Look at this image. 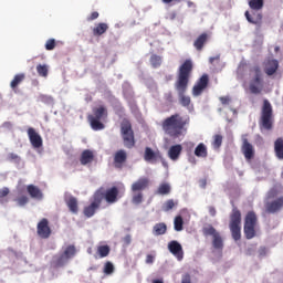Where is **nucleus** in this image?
I'll return each instance as SVG.
<instances>
[{
    "mask_svg": "<svg viewBox=\"0 0 283 283\" xmlns=\"http://www.w3.org/2000/svg\"><path fill=\"white\" fill-rule=\"evenodd\" d=\"M9 193H10V188L3 187L2 189H0V200H3V198H6V196H8Z\"/></svg>",
    "mask_w": 283,
    "mask_h": 283,
    "instance_id": "obj_48",
    "label": "nucleus"
},
{
    "mask_svg": "<svg viewBox=\"0 0 283 283\" xmlns=\"http://www.w3.org/2000/svg\"><path fill=\"white\" fill-rule=\"evenodd\" d=\"M175 1L180 2V1H182V0H175Z\"/></svg>",
    "mask_w": 283,
    "mask_h": 283,
    "instance_id": "obj_63",
    "label": "nucleus"
},
{
    "mask_svg": "<svg viewBox=\"0 0 283 283\" xmlns=\"http://www.w3.org/2000/svg\"><path fill=\"white\" fill-rule=\"evenodd\" d=\"M146 264H154V255L148 254L146 256Z\"/></svg>",
    "mask_w": 283,
    "mask_h": 283,
    "instance_id": "obj_54",
    "label": "nucleus"
},
{
    "mask_svg": "<svg viewBox=\"0 0 283 283\" xmlns=\"http://www.w3.org/2000/svg\"><path fill=\"white\" fill-rule=\"evenodd\" d=\"M150 64L154 69L160 67V65H163V57L160 55L153 54L150 56Z\"/></svg>",
    "mask_w": 283,
    "mask_h": 283,
    "instance_id": "obj_36",
    "label": "nucleus"
},
{
    "mask_svg": "<svg viewBox=\"0 0 283 283\" xmlns=\"http://www.w3.org/2000/svg\"><path fill=\"white\" fill-rule=\"evenodd\" d=\"M154 235H165L167 233V224L165 222L156 223L153 227Z\"/></svg>",
    "mask_w": 283,
    "mask_h": 283,
    "instance_id": "obj_33",
    "label": "nucleus"
},
{
    "mask_svg": "<svg viewBox=\"0 0 283 283\" xmlns=\"http://www.w3.org/2000/svg\"><path fill=\"white\" fill-rule=\"evenodd\" d=\"M245 19L249 23H252V25H258L259 28H262V13L254 11L251 15L249 11H245Z\"/></svg>",
    "mask_w": 283,
    "mask_h": 283,
    "instance_id": "obj_21",
    "label": "nucleus"
},
{
    "mask_svg": "<svg viewBox=\"0 0 283 283\" xmlns=\"http://www.w3.org/2000/svg\"><path fill=\"white\" fill-rule=\"evenodd\" d=\"M174 227H175V231H182V229H185V221L182 220V217L177 216L175 218Z\"/></svg>",
    "mask_w": 283,
    "mask_h": 283,
    "instance_id": "obj_37",
    "label": "nucleus"
},
{
    "mask_svg": "<svg viewBox=\"0 0 283 283\" xmlns=\"http://www.w3.org/2000/svg\"><path fill=\"white\" fill-rule=\"evenodd\" d=\"M275 197V192L274 191H270L269 192V198H274Z\"/></svg>",
    "mask_w": 283,
    "mask_h": 283,
    "instance_id": "obj_57",
    "label": "nucleus"
},
{
    "mask_svg": "<svg viewBox=\"0 0 283 283\" xmlns=\"http://www.w3.org/2000/svg\"><path fill=\"white\" fill-rule=\"evenodd\" d=\"M212 147L214 149H220V147H222V135L213 136Z\"/></svg>",
    "mask_w": 283,
    "mask_h": 283,
    "instance_id": "obj_41",
    "label": "nucleus"
},
{
    "mask_svg": "<svg viewBox=\"0 0 283 283\" xmlns=\"http://www.w3.org/2000/svg\"><path fill=\"white\" fill-rule=\"evenodd\" d=\"M36 233L42 240H48L52 235V228H50V220L46 218L41 219L36 226Z\"/></svg>",
    "mask_w": 283,
    "mask_h": 283,
    "instance_id": "obj_12",
    "label": "nucleus"
},
{
    "mask_svg": "<svg viewBox=\"0 0 283 283\" xmlns=\"http://www.w3.org/2000/svg\"><path fill=\"white\" fill-rule=\"evenodd\" d=\"M76 255V247L69 245L65 248L64 252L56 258L55 264L56 266H64L69 260H72Z\"/></svg>",
    "mask_w": 283,
    "mask_h": 283,
    "instance_id": "obj_14",
    "label": "nucleus"
},
{
    "mask_svg": "<svg viewBox=\"0 0 283 283\" xmlns=\"http://www.w3.org/2000/svg\"><path fill=\"white\" fill-rule=\"evenodd\" d=\"M230 231L233 240L238 242V240L242 239V212L234 207L232 212L230 213Z\"/></svg>",
    "mask_w": 283,
    "mask_h": 283,
    "instance_id": "obj_5",
    "label": "nucleus"
},
{
    "mask_svg": "<svg viewBox=\"0 0 283 283\" xmlns=\"http://www.w3.org/2000/svg\"><path fill=\"white\" fill-rule=\"evenodd\" d=\"M219 101L223 105H229V103H231V97H229V96H221V97H219Z\"/></svg>",
    "mask_w": 283,
    "mask_h": 283,
    "instance_id": "obj_49",
    "label": "nucleus"
},
{
    "mask_svg": "<svg viewBox=\"0 0 283 283\" xmlns=\"http://www.w3.org/2000/svg\"><path fill=\"white\" fill-rule=\"evenodd\" d=\"M168 250L177 260H182L185 258V252L182 251V245L178 241H170L168 243Z\"/></svg>",
    "mask_w": 283,
    "mask_h": 283,
    "instance_id": "obj_18",
    "label": "nucleus"
},
{
    "mask_svg": "<svg viewBox=\"0 0 283 283\" xmlns=\"http://www.w3.org/2000/svg\"><path fill=\"white\" fill-rule=\"evenodd\" d=\"M188 123L189 122L180 116V114H174L164 119L161 127L165 134L170 138H180V136L187 132L185 127H187Z\"/></svg>",
    "mask_w": 283,
    "mask_h": 283,
    "instance_id": "obj_2",
    "label": "nucleus"
},
{
    "mask_svg": "<svg viewBox=\"0 0 283 283\" xmlns=\"http://www.w3.org/2000/svg\"><path fill=\"white\" fill-rule=\"evenodd\" d=\"M193 72V62L186 60L178 69L177 81L175 83V90L178 92L179 103L182 107H189L191 105V97L185 95L189 87V78Z\"/></svg>",
    "mask_w": 283,
    "mask_h": 283,
    "instance_id": "obj_1",
    "label": "nucleus"
},
{
    "mask_svg": "<svg viewBox=\"0 0 283 283\" xmlns=\"http://www.w3.org/2000/svg\"><path fill=\"white\" fill-rule=\"evenodd\" d=\"M181 283H191V276L189 275L184 276Z\"/></svg>",
    "mask_w": 283,
    "mask_h": 283,
    "instance_id": "obj_55",
    "label": "nucleus"
},
{
    "mask_svg": "<svg viewBox=\"0 0 283 283\" xmlns=\"http://www.w3.org/2000/svg\"><path fill=\"white\" fill-rule=\"evenodd\" d=\"M164 167H167V163L163 161Z\"/></svg>",
    "mask_w": 283,
    "mask_h": 283,
    "instance_id": "obj_62",
    "label": "nucleus"
},
{
    "mask_svg": "<svg viewBox=\"0 0 283 283\" xmlns=\"http://www.w3.org/2000/svg\"><path fill=\"white\" fill-rule=\"evenodd\" d=\"M207 41H209V34L207 33H201L193 42V48H196V50L198 52H201L202 48H205V43H207Z\"/></svg>",
    "mask_w": 283,
    "mask_h": 283,
    "instance_id": "obj_25",
    "label": "nucleus"
},
{
    "mask_svg": "<svg viewBox=\"0 0 283 283\" xmlns=\"http://www.w3.org/2000/svg\"><path fill=\"white\" fill-rule=\"evenodd\" d=\"M7 159L10 160L11 163L12 161H19L21 160V158L19 157V155L14 154V153H10L8 156H7Z\"/></svg>",
    "mask_w": 283,
    "mask_h": 283,
    "instance_id": "obj_47",
    "label": "nucleus"
},
{
    "mask_svg": "<svg viewBox=\"0 0 283 283\" xmlns=\"http://www.w3.org/2000/svg\"><path fill=\"white\" fill-rule=\"evenodd\" d=\"M127 163V151L125 149H119L114 154L113 165L115 169H123Z\"/></svg>",
    "mask_w": 283,
    "mask_h": 283,
    "instance_id": "obj_17",
    "label": "nucleus"
},
{
    "mask_svg": "<svg viewBox=\"0 0 283 283\" xmlns=\"http://www.w3.org/2000/svg\"><path fill=\"white\" fill-rule=\"evenodd\" d=\"M195 156H197V158H207V156H209V153L207 151V146L200 143L195 149Z\"/></svg>",
    "mask_w": 283,
    "mask_h": 283,
    "instance_id": "obj_32",
    "label": "nucleus"
},
{
    "mask_svg": "<svg viewBox=\"0 0 283 283\" xmlns=\"http://www.w3.org/2000/svg\"><path fill=\"white\" fill-rule=\"evenodd\" d=\"M99 14L98 11H94L91 13V15L87 18V21H96L98 19Z\"/></svg>",
    "mask_w": 283,
    "mask_h": 283,
    "instance_id": "obj_51",
    "label": "nucleus"
},
{
    "mask_svg": "<svg viewBox=\"0 0 283 283\" xmlns=\"http://www.w3.org/2000/svg\"><path fill=\"white\" fill-rule=\"evenodd\" d=\"M202 234L205 238H212V247L216 251H222L224 249V239H222V234L213 228V226L208 224L202 228Z\"/></svg>",
    "mask_w": 283,
    "mask_h": 283,
    "instance_id": "obj_9",
    "label": "nucleus"
},
{
    "mask_svg": "<svg viewBox=\"0 0 283 283\" xmlns=\"http://www.w3.org/2000/svg\"><path fill=\"white\" fill-rule=\"evenodd\" d=\"M27 134H28L29 140H30L32 147H34V149H40V147H43V138L41 137V135L39 133H36V129L29 127L27 130Z\"/></svg>",
    "mask_w": 283,
    "mask_h": 283,
    "instance_id": "obj_16",
    "label": "nucleus"
},
{
    "mask_svg": "<svg viewBox=\"0 0 283 283\" xmlns=\"http://www.w3.org/2000/svg\"><path fill=\"white\" fill-rule=\"evenodd\" d=\"M112 249L109 245H99L97 247V255L98 258H107L109 255Z\"/></svg>",
    "mask_w": 283,
    "mask_h": 283,
    "instance_id": "obj_34",
    "label": "nucleus"
},
{
    "mask_svg": "<svg viewBox=\"0 0 283 283\" xmlns=\"http://www.w3.org/2000/svg\"><path fill=\"white\" fill-rule=\"evenodd\" d=\"M178 206V201H174V199L167 200L163 206V211H171L174 207Z\"/></svg>",
    "mask_w": 283,
    "mask_h": 283,
    "instance_id": "obj_39",
    "label": "nucleus"
},
{
    "mask_svg": "<svg viewBox=\"0 0 283 283\" xmlns=\"http://www.w3.org/2000/svg\"><path fill=\"white\" fill-rule=\"evenodd\" d=\"M277 67H280L277 60H269L265 64L264 72L268 76H273L277 72Z\"/></svg>",
    "mask_w": 283,
    "mask_h": 283,
    "instance_id": "obj_22",
    "label": "nucleus"
},
{
    "mask_svg": "<svg viewBox=\"0 0 283 283\" xmlns=\"http://www.w3.org/2000/svg\"><path fill=\"white\" fill-rule=\"evenodd\" d=\"M120 134L124 140V147L127 149H133L136 147V138L134 137V129L132 128V122L124 118L120 123Z\"/></svg>",
    "mask_w": 283,
    "mask_h": 283,
    "instance_id": "obj_7",
    "label": "nucleus"
},
{
    "mask_svg": "<svg viewBox=\"0 0 283 283\" xmlns=\"http://www.w3.org/2000/svg\"><path fill=\"white\" fill-rule=\"evenodd\" d=\"M251 80L249 82V90L251 94H262L264 90V76L262 69L259 65H254L250 69Z\"/></svg>",
    "mask_w": 283,
    "mask_h": 283,
    "instance_id": "obj_3",
    "label": "nucleus"
},
{
    "mask_svg": "<svg viewBox=\"0 0 283 283\" xmlns=\"http://www.w3.org/2000/svg\"><path fill=\"white\" fill-rule=\"evenodd\" d=\"M103 202V196L101 193L93 195V201L90 206H86L83 210V213L86 218H92L96 213L97 209H101V203Z\"/></svg>",
    "mask_w": 283,
    "mask_h": 283,
    "instance_id": "obj_11",
    "label": "nucleus"
},
{
    "mask_svg": "<svg viewBox=\"0 0 283 283\" xmlns=\"http://www.w3.org/2000/svg\"><path fill=\"white\" fill-rule=\"evenodd\" d=\"M15 202H18V207H25V205L30 202V199L28 198V196H21L15 199Z\"/></svg>",
    "mask_w": 283,
    "mask_h": 283,
    "instance_id": "obj_45",
    "label": "nucleus"
},
{
    "mask_svg": "<svg viewBox=\"0 0 283 283\" xmlns=\"http://www.w3.org/2000/svg\"><path fill=\"white\" fill-rule=\"evenodd\" d=\"M24 81H25V74L24 73L15 74L13 80L10 83L11 90H13L14 93L17 94V92H19V85H21Z\"/></svg>",
    "mask_w": 283,
    "mask_h": 283,
    "instance_id": "obj_23",
    "label": "nucleus"
},
{
    "mask_svg": "<svg viewBox=\"0 0 283 283\" xmlns=\"http://www.w3.org/2000/svg\"><path fill=\"white\" fill-rule=\"evenodd\" d=\"M218 60H220V56L210 57L209 63L213 64V62Z\"/></svg>",
    "mask_w": 283,
    "mask_h": 283,
    "instance_id": "obj_56",
    "label": "nucleus"
},
{
    "mask_svg": "<svg viewBox=\"0 0 283 283\" xmlns=\"http://www.w3.org/2000/svg\"><path fill=\"white\" fill-rule=\"evenodd\" d=\"M249 135H242V145H241V151L245 158V160H253L255 158V148L253 147V144L249 143V138H247Z\"/></svg>",
    "mask_w": 283,
    "mask_h": 283,
    "instance_id": "obj_13",
    "label": "nucleus"
},
{
    "mask_svg": "<svg viewBox=\"0 0 283 283\" xmlns=\"http://www.w3.org/2000/svg\"><path fill=\"white\" fill-rule=\"evenodd\" d=\"M189 161H190L192 165H196V157L190 158Z\"/></svg>",
    "mask_w": 283,
    "mask_h": 283,
    "instance_id": "obj_58",
    "label": "nucleus"
},
{
    "mask_svg": "<svg viewBox=\"0 0 283 283\" xmlns=\"http://www.w3.org/2000/svg\"><path fill=\"white\" fill-rule=\"evenodd\" d=\"M174 0H163L164 3H171Z\"/></svg>",
    "mask_w": 283,
    "mask_h": 283,
    "instance_id": "obj_60",
    "label": "nucleus"
},
{
    "mask_svg": "<svg viewBox=\"0 0 283 283\" xmlns=\"http://www.w3.org/2000/svg\"><path fill=\"white\" fill-rule=\"evenodd\" d=\"M197 85L207 88L209 85V75L208 74H203L198 81H197Z\"/></svg>",
    "mask_w": 283,
    "mask_h": 283,
    "instance_id": "obj_40",
    "label": "nucleus"
},
{
    "mask_svg": "<svg viewBox=\"0 0 283 283\" xmlns=\"http://www.w3.org/2000/svg\"><path fill=\"white\" fill-rule=\"evenodd\" d=\"M181 154H182V145L177 144L169 148L168 158H170V160H178Z\"/></svg>",
    "mask_w": 283,
    "mask_h": 283,
    "instance_id": "obj_24",
    "label": "nucleus"
},
{
    "mask_svg": "<svg viewBox=\"0 0 283 283\" xmlns=\"http://www.w3.org/2000/svg\"><path fill=\"white\" fill-rule=\"evenodd\" d=\"M249 7L251 10H262L264 8V0H250Z\"/></svg>",
    "mask_w": 283,
    "mask_h": 283,
    "instance_id": "obj_35",
    "label": "nucleus"
},
{
    "mask_svg": "<svg viewBox=\"0 0 283 283\" xmlns=\"http://www.w3.org/2000/svg\"><path fill=\"white\" fill-rule=\"evenodd\" d=\"M205 86H200L199 84H195V86L192 87V94L193 96H200V94H202V92H205Z\"/></svg>",
    "mask_w": 283,
    "mask_h": 283,
    "instance_id": "obj_44",
    "label": "nucleus"
},
{
    "mask_svg": "<svg viewBox=\"0 0 283 283\" xmlns=\"http://www.w3.org/2000/svg\"><path fill=\"white\" fill-rule=\"evenodd\" d=\"M80 163L81 165H90V163H94V153L90 149L83 150Z\"/></svg>",
    "mask_w": 283,
    "mask_h": 283,
    "instance_id": "obj_26",
    "label": "nucleus"
},
{
    "mask_svg": "<svg viewBox=\"0 0 283 283\" xmlns=\"http://www.w3.org/2000/svg\"><path fill=\"white\" fill-rule=\"evenodd\" d=\"M258 214L254 211H249L244 218L243 233L247 240H253L256 235Z\"/></svg>",
    "mask_w": 283,
    "mask_h": 283,
    "instance_id": "obj_8",
    "label": "nucleus"
},
{
    "mask_svg": "<svg viewBox=\"0 0 283 283\" xmlns=\"http://www.w3.org/2000/svg\"><path fill=\"white\" fill-rule=\"evenodd\" d=\"M155 193L157 196H169L171 193V185L167 182L160 184Z\"/></svg>",
    "mask_w": 283,
    "mask_h": 283,
    "instance_id": "obj_30",
    "label": "nucleus"
},
{
    "mask_svg": "<svg viewBox=\"0 0 283 283\" xmlns=\"http://www.w3.org/2000/svg\"><path fill=\"white\" fill-rule=\"evenodd\" d=\"M283 208V197H280L273 201H268L265 203V210L268 213H277V211H282Z\"/></svg>",
    "mask_w": 283,
    "mask_h": 283,
    "instance_id": "obj_19",
    "label": "nucleus"
},
{
    "mask_svg": "<svg viewBox=\"0 0 283 283\" xmlns=\"http://www.w3.org/2000/svg\"><path fill=\"white\" fill-rule=\"evenodd\" d=\"M147 187H149V178L142 177L137 181L133 182L130 189L133 193H137V192L140 193V191H145Z\"/></svg>",
    "mask_w": 283,
    "mask_h": 283,
    "instance_id": "obj_20",
    "label": "nucleus"
},
{
    "mask_svg": "<svg viewBox=\"0 0 283 283\" xmlns=\"http://www.w3.org/2000/svg\"><path fill=\"white\" fill-rule=\"evenodd\" d=\"M273 123H275V117L273 116V106L269 99L263 101V105L261 107V117L259 120V125L261 129H266V132H271L273 129Z\"/></svg>",
    "mask_w": 283,
    "mask_h": 283,
    "instance_id": "obj_4",
    "label": "nucleus"
},
{
    "mask_svg": "<svg viewBox=\"0 0 283 283\" xmlns=\"http://www.w3.org/2000/svg\"><path fill=\"white\" fill-rule=\"evenodd\" d=\"M103 118H107V107L101 105L93 108V115H88V123L94 132L105 129V124L101 122Z\"/></svg>",
    "mask_w": 283,
    "mask_h": 283,
    "instance_id": "obj_6",
    "label": "nucleus"
},
{
    "mask_svg": "<svg viewBox=\"0 0 283 283\" xmlns=\"http://www.w3.org/2000/svg\"><path fill=\"white\" fill-rule=\"evenodd\" d=\"M187 4H188L189 8H191V6H193V2L188 1Z\"/></svg>",
    "mask_w": 283,
    "mask_h": 283,
    "instance_id": "obj_61",
    "label": "nucleus"
},
{
    "mask_svg": "<svg viewBox=\"0 0 283 283\" xmlns=\"http://www.w3.org/2000/svg\"><path fill=\"white\" fill-rule=\"evenodd\" d=\"M165 98H166L167 103H174V95L171 93H167L165 95Z\"/></svg>",
    "mask_w": 283,
    "mask_h": 283,
    "instance_id": "obj_53",
    "label": "nucleus"
},
{
    "mask_svg": "<svg viewBox=\"0 0 283 283\" xmlns=\"http://www.w3.org/2000/svg\"><path fill=\"white\" fill-rule=\"evenodd\" d=\"M123 242L126 247H129V244H132V234H126L123 239Z\"/></svg>",
    "mask_w": 283,
    "mask_h": 283,
    "instance_id": "obj_50",
    "label": "nucleus"
},
{
    "mask_svg": "<svg viewBox=\"0 0 283 283\" xmlns=\"http://www.w3.org/2000/svg\"><path fill=\"white\" fill-rule=\"evenodd\" d=\"M208 211H209V214H210L212 218H214V216H216V213H217L216 207L210 206V207L208 208Z\"/></svg>",
    "mask_w": 283,
    "mask_h": 283,
    "instance_id": "obj_52",
    "label": "nucleus"
},
{
    "mask_svg": "<svg viewBox=\"0 0 283 283\" xmlns=\"http://www.w3.org/2000/svg\"><path fill=\"white\" fill-rule=\"evenodd\" d=\"M274 154L277 160H283V138L279 137L274 142Z\"/></svg>",
    "mask_w": 283,
    "mask_h": 283,
    "instance_id": "obj_27",
    "label": "nucleus"
},
{
    "mask_svg": "<svg viewBox=\"0 0 283 283\" xmlns=\"http://www.w3.org/2000/svg\"><path fill=\"white\" fill-rule=\"evenodd\" d=\"M54 48H56V40L54 39H49L45 43V50L48 51H52L54 50Z\"/></svg>",
    "mask_w": 283,
    "mask_h": 283,
    "instance_id": "obj_46",
    "label": "nucleus"
},
{
    "mask_svg": "<svg viewBox=\"0 0 283 283\" xmlns=\"http://www.w3.org/2000/svg\"><path fill=\"white\" fill-rule=\"evenodd\" d=\"M27 191L31 198H35L36 200H41L43 198V192L34 185H29L27 187Z\"/></svg>",
    "mask_w": 283,
    "mask_h": 283,
    "instance_id": "obj_28",
    "label": "nucleus"
},
{
    "mask_svg": "<svg viewBox=\"0 0 283 283\" xmlns=\"http://www.w3.org/2000/svg\"><path fill=\"white\" fill-rule=\"evenodd\" d=\"M107 30H109V25L105 22H99L93 29V34L94 36H103Z\"/></svg>",
    "mask_w": 283,
    "mask_h": 283,
    "instance_id": "obj_29",
    "label": "nucleus"
},
{
    "mask_svg": "<svg viewBox=\"0 0 283 283\" xmlns=\"http://www.w3.org/2000/svg\"><path fill=\"white\" fill-rule=\"evenodd\" d=\"M95 193H99L102 196V200H106L108 205H114V202H118V187L113 186L105 190V188H99Z\"/></svg>",
    "mask_w": 283,
    "mask_h": 283,
    "instance_id": "obj_10",
    "label": "nucleus"
},
{
    "mask_svg": "<svg viewBox=\"0 0 283 283\" xmlns=\"http://www.w3.org/2000/svg\"><path fill=\"white\" fill-rule=\"evenodd\" d=\"M104 273L105 275H112L114 273V263L107 261L104 265Z\"/></svg>",
    "mask_w": 283,
    "mask_h": 283,
    "instance_id": "obj_43",
    "label": "nucleus"
},
{
    "mask_svg": "<svg viewBox=\"0 0 283 283\" xmlns=\"http://www.w3.org/2000/svg\"><path fill=\"white\" fill-rule=\"evenodd\" d=\"M66 206L69 207L71 213H78V200L75 197H70L66 200Z\"/></svg>",
    "mask_w": 283,
    "mask_h": 283,
    "instance_id": "obj_31",
    "label": "nucleus"
},
{
    "mask_svg": "<svg viewBox=\"0 0 283 283\" xmlns=\"http://www.w3.org/2000/svg\"><path fill=\"white\" fill-rule=\"evenodd\" d=\"M36 72L39 76H42L43 78L48 77L49 69L45 64H38L36 65Z\"/></svg>",
    "mask_w": 283,
    "mask_h": 283,
    "instance_id": "obj_38",
    "label": "nucleus"
},
{
    "mask_svg": "<svg viewBox=\"0 0 283 283\" xmlns=\"http://www.w3.org/2000/svg\"><path fill=\"white\" fill-rule=\"evenodd\" d=\"M143 198V192H135L132 198L133 205H142Z\"/></svg>",
    "mask_w": 283,
    "mask_h": 283,
    "instance_id": "obj_42",
    "label": "nucleus"
},
{
    "mask_svg": "<svg viewBox=\"0 0 283 283\" xmlns=\"http://www.w3.org/2000/svg\"><path fill=\"white\" fill-rule=\"evenodd\" d=\"M144 160L146 163H158V160H163V153L160 150H154L151 147H146L144 151Z\"/></svg>",
    "mask_w": 283,
    "mask_h": 283,
    "instance_id": "obj_15",
    "label": "nucleus"
},
{
    "mask_svg": "<svg viewBox=\"0 0 283 283\" xmlns=\"http://www.w3.org/2000/svg\"><path fill=\"white\" fill-rule=\"evenodd\" d=\"M153 283H165L163 280H154Z\"/></svg>",
    "mask_w": 283,
    "mask_h": 283,
    "instance_id": "obj_59",
    "label": "nucleus"
}]
</instances>
